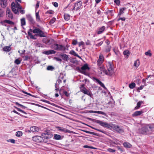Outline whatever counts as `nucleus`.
<instances>
[{
	"label": "nucleus",
	"mask_w": 154,
	"mask_h": 154,
	"mask_svg": "<svg viewBox=\"0 0 154 154\" xmlns=\"http://www.w3.org/2000/svg\"><path fill=\"white\" fill-rule=\"evenodd\" d=\"M126 18L125 17H120L118 19V21H119L120 20H121L122 21H125Z\"/></svg>",
	"instance_id": "nucleus-62"
},
{
	"label": "nucleus",
	"mask_w": 154,
	"mask_h": 154,
	"mask_svg": "<svg viewBox=\"0 0 154 154\" xmlns=\"http://www.w3.org/2000/svg\"><path fill=\"white\" fill-rule=\"evenodd\" d=\"M33 33L37 34L35 35L34 36H38L41 37H44L46 36L44 32L38 28H36L34 29Z\"/></svg>",
	"instance_id": "nucleus-6"
},
{
	"label": "nucleus",
	"mask_w": 154,
	"mask_h": 154,
	"mask_svg": "<svg viewBox=\"0 0 154 154\" xmlns=\"http://www.w3.org/2000/svg\"><path fill=\"white\" fill-rule=\"evenodd\" d=\"M124 146L126 148H130L132 147V145L128 142H125L123 144Z\"/></svg>",
	"instance_id": "nucleus-32"
},
{
	"label": "nucleus",
	"mask_w": 154,
	"mask_h": 154,
	"mask_svg": "<svg viewBox=\"0 0 154 154\" xmlns=\"http://www.w3.org/2000/svg\"><path fill=\"white\" fill-rule=\"evenodd\" d=\"M23 133L21 131H18L16 132V136L17 137H20L22 135Z\"/></svg>",
	"instance_id": "nucleus-39"
},
{
	"label": "nucleus",
	"mask_w": 154,
	"mask_h": 154,
	"mask_svg": "<svg viewBox=\"0 0 154 154\" xmlns=\"http://www.w3.org/2000/svg\"><path fill=\"white\" fill-rule=\"evenodd\" d=\"M26 17L28 20L31 23H32L33 22V19L30 14H28L26 15Z\"/></svg>",
	"instance_id": "nucleus-25"
},
{
	"label": "nucleus",
	"mask_w": 154,
	"mask_h": 154,
	"mask_svg": "<svg viewBox=\"0 0 154 154\" xmlns=\"http://www.w3.org/2000/svg\"><path fill=\"white\" fill-rule=\"evenodd\" d=\"M113 130L119 134H122L124 132V130L122 127L116 125L114 124Z\"/></svg>",
	"instance_id": "nucleus-8"
},
{
	"label": "nucleus",
	"mask_w": 154,
	"mask_h": 154,
	"mask_svg": "<svg viewBox=\"0 0 154 154\" xmlns=\"http://www.w3.org/2000/svg\"><path fill=\"white\" fill-rule=\"evenodd\" d=\"M95 129V130H96L99 132H102L103 133H104V134H105L106 132V131H102L101 130H100V129H97V128H94L93 129Z\"/></svg>",
	"instance_id": "nucleus-51"
},
{
	"label": "nucleus",
	"mask_w": 154,
	"mask_h": 154,
	"mask_svg": "<svg viewBox=\"0 0 154 154\" xmlns=\"http://www.w3.org/2000/svg\"><path fill=\"white\" fill-rule=\"evenodd\" d=\"M123 54L124 55H126V57H128L130 54V52L128 50H126L123 51Z\"/></svg>",
	"instance_id": "nucleus-34"
},
{
	"label": "nucleus",
	"mask_w": 154,
	"mask_h": 154,
	"mask_svg": "<svg viewBox=\"0 0 154 154\" xmlns=\"http://www.w3.org/2000/svg\"><path fill=\"white\" fill-rule=\"evenodd\" d=\"M47 69L48 70L52 71L54 69V68L52 66H50L47 67Z\"/></svg>",
	"instance_id": "nucleus-47"
},
{
	"label": "nucleus",
	"mask_w": 154,
	"mask_h": 154,
	"mask_svg": "<svg viewBox=\"0 0 154 154\" xmlns=\"http://www.w3.org/2000/svg\"><path fill=\"white\" fill-rule=\"evenodd\" d=\"M14 63L17 65L19 64L21 62V61L18 59H16L14 61Z\"/></svg>",
	"instance_id": "nucleus-49"
},
{
	"label": "nucleus",
	"mask_w": 154,
	"mask_h": 154,
	"mask_svg": "<svg viewBox=\"0 0 154 154\" xmlns=\"http://www.w3.org/2000/svg\"><path fill=\"white\" fill-rule=\"evenodd\" d=\"M56 19L55 18H52L50 21L49 23L51 24H53L55 22Z\"/></svg>",
	"instance_id": "nucleus-48"
},
{
	"label": "nucleus",
	"mask_w": 154,
	"mask_h": 154,
	"mask_svg": "<svg viewBox=\"0 0 154 154\" xmlns=\"http://www.w3.org/2000/svg\"><path fill=\"white\" fill-rule=\"evenodd\" d=\"M3 49V51L8 52L11 50V48L10 46H6L4 47Z\"/></svg>",
	"instance_id": "nucleus-27"
},
{
	"label": "nucleus",
	"mask_w": 154,
	"mask_h": 154,
	"mask_svg": "<svg viewBox=\"0 0 154 154\" xmlns=\"http://www.w3.org/2000/svg\"><path fill=\"white\" fill-rule=\"evenodd\" d=\"M143 103V101H139L137 103V106L135 107L134 109L135 110L138 109L139 108H140L141 105Z\"/></svg>",
	"instance_id": "nucleus-26"
},
{
	"label": "nucleus",
	"mask_w": 154,
	"mask_h": 154,
	"mask_svg": "<svg viewBox=\"0 0 154 154\" xmlns=\"http://www.w3.org/2000/svg\"><path fill=\"white\" fill-rule=\"evenodd\" d=\"M58 44H54L52 45L51 46V48H52L55 50H57V46Z\"/></svg>",
	"instance_id": "nucleus-37"
},
{
	"label": "nucleus",
	"mask_w": 154,
	"mask_h": 154,
	"mask_svg": "<svg viewBox=\"0 0 154 154\" xmlns=\"http://www.w3.org/2000/svg\"><path fill=\"white\" fill-rule=\"evenodd\" d=\"M114 2L115 3L116 5H119L120 4V2L119 0H114Z\"/></svg>",
	"instance_id": "nucleus-56"
},
{
	"label": "nucleus",
	"mask_w": 154,
	"mask_h": 154,
	"mask_svg": "<svg viewBox=\"0 0 154 154\" xmlns=\"http://www.w3.org/2000/svg\"><path fill=\"white\" fill-rule=\"evenodd\" d=\"M143 112V111L142 110L136 111L134 112V113L132 114V116L134 117L140 116V115Z\"/></svg>",
	"instance_id": "nucleus-20"
},
{
	"label": "nucleus",
	"mask_w": 154,
	"mask_h": 154,
	"mask_svg": "<svg viewBox=\"0 0 154 154\" xmlns=\"http://www.w3.org/2000/svg\"><path fill=\"white\" fill-rule=\"evenodd\" d=\"M39 11H38V12L35 13L36 19V20L38 22H40L41 21V20L39 15Z\"/></svg>",
	"instance_id": "nucleus-29"
},
{
	"label": "nucleus",
	"mask_w": 154,
	"mask_h": 154,
	"mask_svg": "<svg viewBox=\"0 0 154 154\" xmlns=\"http://www.w3.org/2000/svg\"><path fill=\"white\" fill-rule=\"evenodd\" d=\"M54 60L58 61L61 62L62 61V60L58 57H54Z\"/></svg>",
	"instance_id": "nucleus-57"
},
{
	"label": "nucleus",
	"mask_w": 154,
	"mask_h": 154,
	"mask_svg": "<svg viewBox=\"0 0 154 154\" xmlns=\"http://www.w3.org/2000/svg\"><path fill=\"white\" fill-rule=\"evenodd\" d=\"M42 136L45 139H49L53 137V134L52 132L49 130H46L44 133L41 134Z\"/></svg>",
	"instance_id": "nucleus-5"
},
{
	"label": "nucleus",
	"mask_w": 154,
	"mask_h": 154,
	"mask_svg": "<svg viewBox=\"0 0 154 154\" xmlns=\"http://www.w3.org/2000/svg\"><path fill=\"white\" fill-rule=\"evenodd\" d=\"M135 86V84L132 82L129 85V87L131 89L134 88Z\"/></svg>",
	"instance_id": "nucleus-38"
},
{
	"label": "nucleus",
	"mask_w": 154,
	"mask_h": 154,
	"mask_svg": "<svg viewBox=\"0 0 154 154\" xmlns=\"http://www.w3.org/2000/svg\"><path fill=\"white\" fill-rule=\"evenodd\" d=\"M13 112H14V113L22 117H24V118H27V117L26 116H24L23 115H22L20 113H19L18 112H17L15 110H14L13 111Z\"/></svg>",
	"instance_id": "nucleus-41"
},
{
	"label": "nucleus",
	"mask_w": 154,
	"mask_h": 154,
	"mask_svg": "<svg viewBox=\"0 0 154 154\" xmlns=\"http://www.w3.org/2000/svg\"><path fill=\"white\" fill-rule=\"evenodd\" d=\"M21 24L22 26H23L26 25V21L25 18H23L21 19L20 20Z\"/></svg>",
	"instance_id": "nucleus-35"
},
{
	"label": "nucleus",
	"mask_w": 154,
	"mask_h": 154,
	"mask_svg": "<svg viewBox=\"0 0 154 154\" xmlns=\"http://www.w3.org/2000/svg\"><path fill=\"white\" fill-rule=\"evenodd\" d=\"M117 148L118 150H120L121 152H123L124 151V150L122 148L120 147L119 146H117Z\"/></svg>",
	"instance_id": "nucleus-59"
},
{
	"label": "nucleus",
	"mask_w": 154,
	"mask_h": 154,
	"mask_svg": "<svg viewBox=\"0 0 154 154\" xmlns=\"http://www.w3.org/2000/svg\"><path fill=\"white\" fill-rule=\"evenodd\" d=\"M140 64V62L138 60H137L134 61V66L137 68L139 66Z\"/></svg>",
	"instance_id": "nucleus-30"
},
{
	"label": "nucleus",
	"mask_w": 154,
	"mask_h": 154,
	"mask_svg": "<svg viewBox=\"0 0 154 154\" xmlns=\"http://www.w3.org/2000/svg\"><path fill=\"white\" fill-rule=\"evenodd\" d=\"M77 43V42L76 40H72V44H73L74 45H76Z\"/></svg>",
	"instance_id": "nucleus-61"
},
{
	"label": "nucleus",
	"mask_w": 154,
	"mask_h": 154,
	"mask_svg": "<svg viewBox=\"0 0 154 154\" xmlns=\"http://www.w3.org/2000/svg\"><path fill=\"white\" fill-rule=\"evenodd\" d=\"M98 72L99 74L104 75H107L108 73L107 71L105 70L104 67L103 66H99L97 69Z\"/></svg>",
	"instance_id": "nucleus-7"
},
{
	"label": "nucleus",
	"mask_w": 154,
	"mask_h": 154,
	"mask_svg": "<svg viewBox=\"0 0 154 154\" xmlns=\"http://www.w3.org/2000/svg\"><path fill=\"white\" fill-rule=\"evenodd\" d=\"M150 51V50H149L145 52V54L146 56L151 57L152 55V54L151 53Z\"/></svg>",
	"instance_id": "nucleus-42"
},
{
	"label": "nucleus",
	"mask_w": 154,
	"mask_h": 154,
	"mask_svg": "<svg viewBox=\"0 0 154 154\" xmlns=\"http://www.w3.org/2000/svg\"><path fill=\"white\" fill-rule=\"evenodd\" d=\"M111 47L110 46H107L106 47L105 51L106 52H109L111 50Z\"/></svg>",
	"instance_id": "nucleus-43"
},
{
	"label": "nucleus",
	"mask_w": 154,
	"mask_h": 154,
	"mask_svg": "<svg viewBox=\"0 0 154 154\" xmlns=\"http://www.w3.org/2000/svg\"><path fill=\"white\" fill-rule=\"evenodd\" d=\"M63 94L67 97H69V94L66 91H64L63 92Z\"/></svg>",
	"instance_id": "nucleus-55"
},
{
	"label": "nucleus",
	"mask_w": 154,
	"mask_h": 154,
	"mask_svg": "<svg viewBox=\"0 0 154 154\" xmlns=\"http://www.w3.org/2000/svg\"><path fill=\"white\" fill-rule=\"evenodd\" d=\"M84 147L87 148H91L92 149H95V148L92 147V146H89L88 145H85L84 146Z\"/></svg>",
	"instance_id": "nucleus-54"
},
{
	"label": "nucleus",
	"mask_w": 154,
	"mask_h": 154,
	"mask_svg": "<svg viewBox=\"0 0 154 154\" xmlns=\"http://www.w3.org/2000/svg\"><path fill=\"white\" fill-rule=\"evenodd\" d=\"M95 122L96 123L99 124L101 126L103 127H106L110 129H113L114 125V124L112 123L109 124L107 122L101 121L98 120H96Z\"/></svg>",
	"instance_id": "nucleus-2"
},
{
	"label": "nucleus",
	"mask_w": 154,
	"mask_h": 154,
	"mask_svg": "<svg viewBox=\"0 0 154 154\" xmlns=\"http://www.w3.org/2000/svg\"><path fill=\"white\" fill-rule=\"evenodd\" d=\"M64 18L65 20L68 21L70 19V15L67 14H65L64 15Z\"/></svg>",
	"instance_id": "nucleus-33"
},
{
	"label": "nucleus",
	"mask_w": 154,
	"mask_h": 154,
	"mask_svg": "<svg viewBox=\"0 0 154 154\" xmlns=\"http://www.w3.org/2000/svg\"><path fill=\"white\" fill-rule=\"evenodd\" d=\"M33 31L34 29L33 30L32 29H30L29 31L28 32V34L31 39L35 40L36 39V38L34 36V35H32V33L30 32H33Z\"/></svg>",
	"instance_id": "nucleus-15"
},
{
	"label": "nucleus",
	"mask_w": 154,
	"mask_h": 154,
	"mask_svg": "<svg viewBox=\"0 0 154 154\" xmlns=\"http://www.w3.org/2000/svg\"><path fill=\"white\" fill-rule=\"evenodd\" d=\"M6 17L8 19H12L13 18V14L9 8H7L6 11Z\"/></svg>",
	"instance_id": "nucleus-13"
},
{
	"label": "nucleus",
	"mask_w": 154,
	"mask_h": 154,
	"mask_svg": "<svg viewBox=\"0 0 154 154\" xmlns=\"http://www.w3.org/2000/svg\"><path fill=\"white\" fill-rule=\"evenodd\" d=\"M15 108L17 109V110L19 111H20V112H22L25 114H27V113L25 112V111H24L23 110L21 109H20V108H17V107H15Z\"/></svg>",
	"instance_id": "nucleus-46"
},
{
	"label": "nucleus",
	"mask_w": 154,
	"mask_h": 154,
	"mask_svg": "<svg viewBox=\"0 0 154 154\" xmlns=\"http://www.w3.org/2000/svg\"><path fill=\"white\" fill-rule=\"evenodd\" d=\"M30 130L33 132H37L39 131V128L36 126H33L30 128Z\"/></svg>",
	"instance_id": "nucleus-22"
},
{
	"label": "nucleus",
	"mask_w": 154,
	"mask_h": 154,
	"mask_svg": "<svg viewBox=\"0 0 154 154\" xmlns=\"http://www.w3.org/2000/svg\"><path fill=\"white\" fill-rule=\"evenodd\" d=\"M54 138L56 140H60L61 139V136L58 134H55L54 136Z\"/></svg>",
	"instance_id": "nucleus-36"
},
{
	"label": "nucleus",
	"mask_w": 154,
	"mask_h": 154,
	"mask_svg": "<svg viewBox=\"0 0 154 154\" xmlns=\"http://www.w3.org/2000/svg\"><path fill=\"white\" fill-rule=\"evenodd\" d=\"M107 151L110 152H113L116 151V150L111 148H109L107 149Z\"/></svg>",
	"instance_id": "nucleus-52"
},
{
	"label": "nucleus",
	"mask_w": 154,
	"mask_h": 154,
	"mask_svg": "<svg viewBox=\"0 0 154 154\" xmlns=\"http://www.w3.org/2000/svg\"><path fill=\"white\" fill-rule=\"evenodd\" d=\"M32 140L37 143H40L43 140V137L39 136H35L32 138Z\"/></svg>",
	"instance_id": "nucleus-11"
},
{
	"label": "nucleus",
	"mask_w": 154,
	"mask_h": 154,
	"mask_svg": "<svg viewBox=\"0 0 154 154\" xmlns=\"http://www.w3.org/2000/svg\"><path fill=\"white\" fill-rule=\"evenodd\" d=\"M97 113H98V114H101L102 115H105V116L106 115V113L104 112H102V111H97Z\"/></svg>",
	"instance_id": "nucleus-53"
},
{
	"label": "nucleus",
	"mask_w": 154,
	"mask_h": 154,
	"mask_svg": "<svg viewBox=\"0 0 154 154\" xmlns=\"http://www.w3.org/2000/svg\"><path fill=\"white\" fill-rule=\"evenodd\" d=\"M79 70H83L85 71L86 69L89 70L90 69V68L88 66V65L87 64H85L84 65H83L81 68V69H79Z\"/></svg>",
	"instance_id": "nucleus-21"
},
{
	"label": "nucleus",
	"mask_w": 154,
	"mask_h": 154,
	"mask_svg": "<svg viewBox=\"0 0 154 154\" xmlns=\"http://www.w3.org/2000/svg\"><path fill=\"white\" fill-rule=\"evenodd\" d=\"M7 0H0V4L1 6L3 8H5L7 6Z\"/></svg>",
	"instance_id": "nucleus-19"
},
{
	"label": "nucleus",
	"mask_w": 154,
	"mask_h": 154,
	"mask_svg": "<svg viewBox=\"0 0 154 154\" xmlns=\"http://www.w3.org/2000/svg\"><path fill=\"white\" fill-rule=\"evenodd\" d=\"M148 127L147 125H145L143 126L142 128L139 129V133L144 134H147L150 133Z\"/></svg>",
	"instance_id": "nucleus-4"
},
{
	"label": "nucleus",
	"mask_w": 154,
	"mask_h": 154,
	"mask_svg": "<svg viewBox=\"0 0 154 154\" xmlns=\"http://www.w3.org/2000/svg\"><path fill=\"white\" fill-rule=\"evenodd\" d=\"M79 72L82 73L84 74L85 75H87V73L85 71L83 70H79Z\"/></svg>",
	"instance_id": "nucleus-60"
},
{
	"label": "nucleus",
	"mask_w": 154,
	"mask_h": 154,
	"mask_svg": "<svg viewBox=\"0 0 154 154\" xmlns=\"http://www.w3.org/2000/svg\"><path fill=\"white\" fill-rule=\"evenodd\" d=\"M126 9V8H123L121 9H120L119 10V13L118 14V15H121L124 13V11Z\"/></svg>",
	"instance_id": "nucleus-40"
},
{
	"label": "nucleus",
	"mask_w": 154,
	"mask_h": 154,
	"mask_svg": "<svg viewBox=\"0 0 154 154\" xmlns=\"http://www.w3.org/2000/svg\"><path fill=\"white\" fill-rule=\"evenodd\" d=\"M59 56L62 57L63 60L65 61H67L69 58L68 55L65 54H60Z\"/></svg>",
	"instance_id": "nucleus-23"
},
{
	"label": "nucleus",
	"mask_w": 154,
	"mask_h": 154,
	"mask_svg": "<svg viewBox=\"0 0 154 154\" xmlns=\"http://www.w3.org/2000/svg\"><path fill=\"white\" fill-rule=\"evenodd\" d=\"M9 140V141H8L10 142L13 143H15V140L13 139H10Z\"/></svg>",
	"instance_id": "nucleus-63"
},
{
	"label": "nucleus",
	"mask_w": 154,
	"mask_h": 154,
	"mask_svg": "<svg viewBox=\"0 0 154 154\" xmlns=\"http://www.w3.org/2000/svg\"><path fill=\"white\" fill-rule=\"evenodd\" d=\"M80 91L83 93L84 94L87 95L90 97H92L93 95L92 92L89 89H87L85 87L84 84H82L80 87Z\"/></svg>",
	"instance_id": "nucleus-1"
},
{
	"label": "nucleus",
	"mask_w": 154,
	"mask_h": 154,
	"mask_svg": "<svg viewBox=\"0 0 154 154\" xmlns=\"http://www.w3.org/2000/svg\"><path fill=\"white\" fill-rule=\"evenodd\" d=\"M96 81L103 88H106L104 84L98 79H95Z\"/></svg>",
	"instance_id": "nucleus-28"
},
{
	"label": "nucleus",
	"mask_w": 154,
	"mask_h": 154,
	"mask_svg": "<svg viewBox=\"0 0 154 154\" xmlns=\"http://www.w3.org/2000/svg\"><path fill=\"white\" fill-rule=\"evenodd\" d=\"M59 130L60 131H63L65 133H73V131L68 130L65 128L58 127Z\"/></svg>",
	"instance_id": "nucleus-14"
},
{
	"label": "nucleus",
	"mask_w": 154,
	"mask_h": 154,
	"mask_svg": "<svg viewBox=\"0 0 154 154\" xmlns=\"http://www.w3.org/2000/svg\"><path fill=\"white\" fill-rule=\"evenodd\" d=\"M69 54L75 56L77 57L79 59H81V57L79 56L78 54H76V53L73 50H72L71 51L69 52Z\"/></svg>",
	"instance_id": "nucleus-24"
},
{
	"label": "nucleus",
	"mask_w": 154,
	"mask_h": 154,
	"mask_svg": "<svg viewBox=\"0 0 154 154\" xmlns=\"http://www.w3.org/2000/svg\"><path fill=\"white\" fill-rule=\"evenodd\" d=\"M54 13V11L52 10H49L46 12L45 14H53Z\"/></svg>",
	"instance_id": "nucleus-50"
},
{
	"label": "nucleus",
	"mask_w": 154,
	"mask_h": 154,
	"mask_svg": "<svg viewBox=\"0 0 154 154\" xmlns=\"http://www.w3.org/2000/svg\"><path fill=\"white\" fill-rule=\"evenodd\" d=\"M82 5V2L81 1H79L77 3H75L74 5L72 7V11H77L79 10Z\"/></svg>",
	"instance_id": "nucleus-9"
},
{
	"label": "nucleus",
	"mask_w": 154,
	"mask_h": 154,
	"mask_svg": "<svg viewBox=\"0 0 154 154\" xmlns=\"http://www.w3.org/2000/svg\"><path fill=\"white\" fill-rule=\"evenodd\" d=\"M113 11V10H108V11H107V12H106V13H105V14L106 15H108V14H111V13H112V12Z\"/></svg>",
	"instance_id": "nucleus-58"
},
{
	"label": "nucleus",
	"mask_w": 154,
	"mask_h": 154,
	"mask_svg": "<svg viewBox=\"0 0 154 154\" xmlns=\"http://www.w3.org/2000/svg\"><path fill=\"white\" fill-rule=\"evenodd\" d=\"M148 128L149 130V131L151 133V131L154 130V124H151L147 125Z\"/></svg>",
	"instance_id": "nucleus-31"
},
{
	"label": "nucleus",
	"mask_w": 154,
	"mask_h": 154,
	"mask_svg": "<svg viewBox=\"0 0 154 154\" xmlns=\"http://www.w3.org/2000/svg\"><path fill=\"white\" fill-rule=\"evenodd\" d=\"M104 58L103 55L100 54L99 56L97 62V65L98 66H101L104 61Z\"/></svg>",
	"instance_id": "nucleus-10"
},
{
	"label": "nucleus",
	"mask_w": 154,
	"mask_h": 154,
	"mask_svg": "<svg viewBox=\"0 0 154 154\" xmlns=\"http://www.w3.org/2000/svg\"><path fill=\"white\" fill-rule=\"evenodd\" d=\"M5 22L10 24H14V23L13 22L8 20H5Z\"/></svg>",
	"instance_id": "nucleus-45"
},
{
	"label": "nucleus",
	"mask_w": 154,
	"mask_h": 154,
	"mask_svg": "<svg viewBox=\"0 0 154 154\" xmlns=\"http://www.w3.org/2000/svg\"><path fill=\"white\" fill-rule=\"evenodd\" d=\"M86 45H91V43L89 40H87V42L85 43Z\"/></svg>",
	"instance_id": "nucleus-64"
},
{
	"label": "nucleus",
	"mask_w": 154,
	"mask_h": 154,
	"mask_svg": "<svg viewBox=\"0 0 154 154\" xmlns=\"http://www.w3.org/2000/svg\"><path fill=\"white\" fill-rule=\"evenodd\" d=\"M46 55L54 54L56 53V51L54 50H50L47 51H45L43 52Z\"/></svg>",
	"instance_id": "nucleus-18"
},
{
	"label": "nucleus",
	"mask_w": 154,
	"mask_h": 154,
	"mask_svg": "<svg viewBox=\"0 0 154 154\" xmlns=\"http://www.w3.org/2000/svg\"><path fill=\"white\" fill-rule=\"evenodd\" d=\"M11 9L12 11L15 14H19V12L16 5L14 2H12L11 4Z\"/></svg>",
	"instance_id": "nucleus-12"
},
{
	"label": "nucleus",
	"mask_w": 154,
	"mask_h": 154,
	"mask_svg": "<svg viewBox=\"0 0 154 154\" xmlns=\"http://www.w3.org/2000/svg\"><path fill=\"white\" fill-rule=\"evenodd\" d=\"M106 29L105 26H103L99 28L97 31V34H100L103 33Z\"/></svg>",
	"instance_id": "nucleus-17"
},
{
	"label": "nucleus",
	"mask_w": 154,
	"mask_h": 154,
	"mask_svg": "<svg viewBox=\"0 0 154 154\" xmlns=\"http://www.w3.org/2000/svg\"><path fill=\"white\" fill-rule=\"evenodd\" d=\"M57 51H62L64 52H65L66 47L62 45H60L58 44Z\"/></svg>",
	"instance_id": "nucleus-16"
},
{
	"label": "nucleus",
	"mask_w": 154,
	"mask_h": 154,
	"mask_svg": "<svg viewBox=\"0 0 154 154\" xmlns=\"http://www.w3.org/2000/svg\"><path fill=\"white\" fill-rule=\"evenodd\" d=\"M107 70H106L108 73L107 75L111 76L114 73L113 69V65L111 62H108L107 64Z\"/></svg>",
	"instance_id": "nucleus-3"
},
{
	"label": "nucleus",
	"mask_w": 154,
	"mask_h": 154,
	"mask_svg": "<svg viewBox=\"0 0 154 154\" xmlns=\"http://www.w3.org/2000/svg\"><path fill=\"white\" fill-rule=\"evenodd\" d=\"M15 104L17 105L18 106H20V107H21L23 109H25L26 108V107L23 106V105H21L20 103H19L18 102H16L15 103Z\"/></svg>",
	"instance_id": "nucleus-44"
}]
</instances>
